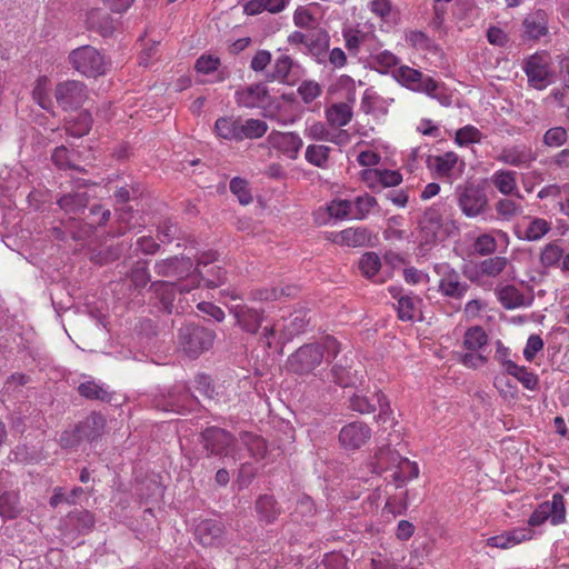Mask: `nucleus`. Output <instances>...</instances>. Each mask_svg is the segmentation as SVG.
Listing matches in <instances>:
<instances>
[{
  "mask_svg": "<svg viewBox=\"0 0 569 569\" xmlns=\"http://www.w3.org/2000/svg\"><path fill=\"white\" fill-rule=\"evenodd\" d=\"M178 345L190 358H198L214 342V330L198 323H186L178 330Z\"/></svg>",
  "mask_w": 569,
  "mask_h": 569,
  "instance_id": "f257e3e1",
  "label": "nucleus"
},
{
  "mask_svg": "<svg viewBox=\"0 0 569 569\" xmlns=\"http://www.w3.org/2000/svg\"><path fill=\"white\" fill-rule=\"evenodd\" d=\"M237 442V438L231 432L216 426L207 427L199 435V443L207 457H233Z\"/></svg>",
  "mask_w": 569,
  "mask_h": 569,
  "instance_id": "f03ea898",
  "label": "nucleus"
},
{
  "mask_svg": "<svg viewBox=\"0 0 569 569\" xmlns=\"http://www.w3.org/2000/svg\"><path fill=\"white\" fill-rule=\"evenodd\" d=\"M325 359V348L312 342L299 347L287 359V369L299 376L311 373Z\"/></svg>",
  "mask_w": 569,
  "mask_h": 569,
  "instance_id": "7ed1b4c3",
  "label": "nucleus"
},
{
  "mask_svg": "<svg viewBox=\"0 0 569 569\" xmlns=\"http://www.w3.org/2000/svg\"><path fill=\"white\" fill-rule=\"evenodd\" d=\"M72 67L86 77L97 78L104 74V57L91 46H82L72 50L69 54Z\"/></svg>",
  "mask_w": 569,
  "mask_h": 569,
  "instance_id": "20e7f679",
  "label": "nucleus"
},
{
  "mask_svg": "<svg viewBox=\"0 0 569 569\" xmlns=\"http://www.w3.org/2000/svg\"><path fill=\"white\" fill-rule=\"evenodd\" d=\"M194 264L191 258L173 256L154 263V272L162 278L171 279V282L191 283Z\"/></svg>",
  "mask_w": 569,
  "mask_h": 569,
  "instance_id": "39448f33",
  "label": "nucleus"
},
{
  "mask_svg": "<svg viewBox=\"0 0 569 569\" xmlns=\"http://www.w3.org/2000/svg\"><path fill=\"white\" fill-rule=\"evenodd\" d=\"M193 286L183 282H171L169 280H157L150 282L149 291L157 300L158 309L167 315H171L174 310V300L177 295L188 293Z\"/></svg>",
  "mask_w": 569,
  "mask_h": 569,
  "instance_id": "423d86ee",
  "label": "nucleus"
},
{
  "mask_svg": "<svg viewBox=\"0 0 569 569\" xmlns=\"http://www.w3.org/2000/svg\"><path fill=\"white\" fill-rule=\"evenodd\" d=\"M54 98L62 110H77L88 99V89L81 81L67 80L56 86Z\"/></svg>",
  "mask_w": 569,
  "mask_h": 569,
  "instance_id": "0eeeda50",
  "label": "nucleus"
},
{
  "mask_svg": "<svg viewBox=\"0 0 569 569\" xmlns=\"http://www.w3.org/2000/svg\"><path fill=\"white\" fill-rule=\"evenodd\" d=\"M457 196L461 211L469 218L481 214L488 206L485 190L473 183L459 186L457 188Z\"/></svg>",
  "mask_w": 569,
  "mask_h": 569,
  "instance_id": "6e6552de",
  "label": "nucleus"
},
{
  "mask_svg": "<svg viewBox=\"0 0 569 569\" xmlns=\"http://www.w3.org/2000/svg\"><path fill=\"white\" fill-rule=\"evenodd\" d=\"M392 74L399 83L415 91L431 93L439 88V83L431 77L423 76L421 71L408 66L399 67Z\"/></svg>",
  "mask_w": 569,
  "mask_h": 569,
  "instance_id": "1a4fd4ad",
  "label": "nucleus"
},
{
  "mask_svg": "<svg viewBox=\"0 0 569 569\" xmlns=\"http://www.w3.org/2000/svg\"><path fill=\"white\" fill-rule=\"evenodd\" d=\"M227 279V272L219 266H210V260L204 258H198L197 266L193 269V277L190 279V286L193 289L199 287L202 281L208 288H218L224 283Z\"/></svg>",
  "mask_w": 569,
  "mask_h": 569,
  "instance_id": "9d476101",
  "label": "nucleus"
},
{
  "mask_svg": "<svg viewBox=\"0 0 569 569\" xmlns=\"http://www.w3.org/2000/svg\"><path fill=\"white\" fill-rule=\"evenodd\" d=\"M371 438L370 427L362 421L346 425L339 433V441L346 449H359Z\"/></svg>",
  "mask_w": 569,
  "mask_h": 569,
  "instance_id": "9b49d317",
  "label": "nucleus"
},
{
  "mask_svg": "<svg viewBox=\"0 0 569 569\" xmlns=\"http://www.w3.org/2000/svg\"><path fill=\"white\" fill-rule=\"evenodd\" d=\"M267 141L273 149L280 151L292 160L297 159L298 153L303 146L302 139L296 132H280L273 130L269 133Z\"/></svg>",
  "mask_w": 569,
  "mask_h": 569,
  "instance_id": "f8f14e48",
  "label": "nucleus"
},
{
  "mask_svg": "<svg viewBox=\"0 0 569 569\" xmlns=\"http://www.w3.org/2000/svg\"><path fill=\"white\" fill-rule=\"evenodd\" d=\"M196 535L204 547L220 546L224 540L226 526L218 519H204L197 526Z\"/></svg>",
  "mask_w": 569,
  "mask_h": 569,
  "instance_id": "ddd939ff",
  "label": "nucleus"
},
{
  "mask_svg": "<svg viewBox=\"0 0 569 569\" xmlns=\"http://www.w3.org/2000/svg\"><path fill=\"white\" fill-rule=\"evenodd\" d=\"M523 71L531 87L537 90H542L547 87L550 72L540 56L533 54L527 59L523 64Z\"/></svg>",
  "mask_w": 569,
  "mask_h": 569,
  "instance_id": "4468645a",
  "label": "nucleus"
},
{
  "mask_svg": "<svg viewBox=\"0 0 569 569\" xmlns=\"http://www.w3.org/2000/svg\"><path fill=\"white\" fill-rule=\"evenodd\" d=\"M333 243L347 247H365L371 242V233L367 228H347L340 232L331 233L328 238Z\"/></svg>",
  "mask_w": 569,
  "mask_h": 569,
  "instance_id": "2eb2a0df",
  "label": "nucleus"
},
{
  "mask_svg": "<svg viewBox=\"0 0 569 569\" xmlns=\"http://www.w3.org/2000/svg\"><path fill=\"white\" fill-rule=\"evenodd\" d=\"M522 38L539 40L548 33V16L543 10H536L527 14L522 21Z\"/></svg>",
  "mask_w": 569,
  "mask_h": 569,
  "instance_id": "dca6fc26",
  "label": "nucleus"
},
{
  "mask_svg": "<svg viewBox=\"0 0 569 569\" xmlns=\"http://www.w3.org/2000/svg\"><path fill=\"white\" fill-rule=\"evenodd\" d=\"M237 325L248 333L256 335L264 319V311L249 308L248 306L236 307L233 310Z\"/></svg>",
  "mask_w": 569,
  "mask_h": 569,
  "instance_id": "f3484780",
  "label": "nucleus"
},
{
  "mask_svg": "<svg viewBox=\"0 0 569 569\" xmlns=\"http://www.w3.org/2000/svg\"><path fill=\"white\" fill-rule=\"evenodd\" d=\"M26 511L21 502L20 492L7 489L0 492V517L3 520H13L21 517Z\"/></svg>",
  "mask_w": 569,
  "mask_h": 569,
  "instance_id": "a211bd4d",
  "label": "nucleus"
},
{
  "mask_svg": "<svg viewBox=\"0 0 569 569\" xmlns=\"http://www.w3.org/2000/svg\"><path fill=\"white\" fill-rule=\"evenodd\" d=\"M234 97L238 106L252 109L263 104L269 98V92L263 83H256L236 91Z\"/></svg>",
  "mask_w": 569,
  "mask_h": 569,
  "instance_id": "6ab92c4d",
  "label": "nucleus"
},
{
  "mask_svg": "<svg viewBox=\"0 0 569 569\" xmlns=\"http://www.w3.org/2000/svg\"><path fill=\"white\" fill-rule=\"evenodd\" d=\"M426 243L436 242L438 232L442 228V213L436 207L427 208L418 221Z\"/></svg>",
  "mask_w": 569,
  "mask_h": 569,
  "instance_id": "aec40b11",
  "label": "nucleus"
},
{
  "mask_svg": "<svg viewBox=\"0 0 569 569\" xmlns=\"http://www.w3.org/2000/svg\"><path fill=\"white\" fill-rule=\"evenodd\" d=\"M106 429V419L98 412H91L83 421L76 425V432L81 436L83 441H96Z\"/></svg>",
  "mask_w": 569,
  "mask_h": 569,
  "instance_id": "412c9836",
  "label": "nucleus"
},
{
  "mask_svg": "<svg viewBox=\"0 0 569 569\" xmlns=\"http://www.w3.org/2000/svg\"><path fill=\"white\" fill-rule=\"evenodd\" d=\"M86 24L88 30L98 32L103 38L110 37L116 29L112 17L98 8L87 12Z\"/></svg>",
  "mask_w": 569,
  "mask_h": 569,
  "instance_id": "4be33fe9",
  "label": "nucleus"
},
{
  "mask_svg": "<svg viewBox=\"0 0 569 569\" xmlns=\"http://www.w3.org/2000/svg\"><path fill=\"white\" fill-rule=\"evenodd\" d=\"M329 43L330 36L325 29H313L310 31L306 49L318 63L323 64L327 62Z\"/></svg>",
  "mask_w": 569,
  "mask_h": 569,
  "instance_id": "5701e85b",
  "label": "nucleus"
},
{
  "mask_svg": "<svg viewBox=\"0 0 569 569\" xmlns=\"http://www.w3.org/2000/svg\"><path fill=\"white\" fill-rule=\"evenodd\" d=\"M90 197L83 189H78L66 193L57 199V204L68 214L84 213L89 204Z\"/></svg>",
  "mask_w": 569,
  "mask_h": 569,
  "instance_id": "b1692460",
  "label": "nucleus"
},
{
  "mask_svg": "<svg viewBox=\"0 0 569 569\" xmlns=\"http://www.w3.org/2000/svg\"><path fill=\"white\" fill-rule=\"evenodd\" d=\"M254 509L260 521L274 522L281 513V507L271 495H260L254 503Z\"/></svg>",
  "mask_w": 569,
  "mask_h": 569,
  "instance_id": "393cba45",
  "label": "nucleus"
},
{
  "mask_svg": "<svg viewBox=\"0 0 569 569\" xmlns=\"http://www.w3.org/2000/svg\"><path fill=\"white\" fill-rule=\"evenodd\" d=\"M309 321L305 309L295 310L288 318H283L281 335L286 340H291L306 331Z\"/></svg>",
  "mask_w": 569,
  "mask_h": 569,
  "instance_id": "a878e982",
  "label": "nucleus"
},
{
  "mask_svg": "<svg viewBox=\"0 0 569 569\" xmlns=\"http://www.w3.org/2000/svg\"><path fill=\"white\" fill-rule=\"evenodd\" d=\"M198 397L192 395L188 389L180 388L177 393L170 392L167 401V411L181 412L182 410L190 411L198 403Z\"/></svg>",
  "mask_w": 569,
  "mask_h": 569,
  "instance_id": "bb28decb",
  "label": "nucleus"
},
{
  "mask_svg": "<svg viewBox=\"0 0 569 569\" xmlns=\"http://www.w3.org/2000/svg\"><path fill=\"white\" fill-rule=\"evenodd\" d=\"M352 117V108L346 102L333 103L326 110V119L331 127H345L351 121Z\"/></svg>",
  "mask_w": 569,
  "mask_h": 569,
  "instance_id": "cd10ccee",
  "label": "nucleus"
},
{
  "mask_svg": "<svg viewBox=\"0 0 569 569\" xmlns=\"http://www.w3.org/2000/svg\"><path fill=\"white\" fill-rule=\"evenodd\" d=\"M217 134L226 140L241 141L240 118L221 117L214 123Z\"/></svg>",
  "mask_w": 569,
  "mask_h": 569,
  "instance_id": "c85d7f7f",
  "label": "nucleus"
},
{
  "mask_svg": "<svg viewBox=\"0 0 569 569\" xmlns=\"http://www.w3.org/2000/svg\"><path fill=\"white\" fill-rule=\"evenodd\" d=\"M69 523L81 535L89 533L96 523L92 512L87 509H74L67 516Z\"/></svg>",
  "mask_w": 569,
  "mask_h": 569,
  "instance_id": "c756f323",
  "label": "nucleus"
},
{
  "mask_svg": "<svg viewBox=\"0 0 569 569\" xmlns=\"http://www.w3.org/2000/svg\"><path fill=\"white\" fill-rule=\"evenodd\" d=\"M506 372L515 377L526 389L536 390L539 386V378L536 373L513 361L506 362Z\"/></svg>",
  "mask_w": 569,
  "mask_h": 569,
  "instance_id": "7c9ffc66",
  "label": "nucleus"
},
{
  "mask_svg": "<svg viewBox=\"0 0 569 569\" xmlns=\"http://www.w3.org/2000/svg\"><path fill=\"white\" fill-rule=\"evenodd\" d=\"M79 395L88 400H99L102 402H111L113 392L108 391L94 380L81 382L77 388Z\"/></svg>",
  "mask_w": 569,
  "mask_h": 569,
  "instance_id": "2f4dec72",
  "label": "nucleus"
},
{
  "mask_svg": "<svg viewBox=\"0 0 569 569\" xmlns=\"http://www.w3.org/2000/svg\"><path fill=\"white\" fill-rule=\"evenodd\" d=\"M92 127V117L88 111H81L66 124V131L76 138H81L89 133Z\"/></svg>",
  "mask_w": 569,
  "mask_h": 569,
  "instance_id": "473e14b6",
  "label": "nucleus"
},
{
  "mask_svg": "<svg viewBox=\"0 0 569 569\" xmlns=\"http://www.w3.org/2000/svg\"><path fill=\"white\" fill-rule=\"evenodd\" d=\"M492 183L502 194H516L518 198H522L518 191L515 192L517 190V181L516 172L513 171H497L492 176Z\"/></svg>",
  "mask_w": 569,
  "mask_h": 569,
  "instance_id": "72a5a7b5",
  "label": "nucleus"
},
{
  "mask_svg": "<svg viewBox=\"0 0 569 569\" xmlns=\"http://www.w3.org/2000/svg\"><path fill=\"white\" fill-rule=\"evenodd\" d=\"M331 375L333 381L342 388L352 387L358 381H360V378L357 375V370L352 371L349 366L342 365L340 362H337L332 366Z\"/></svg>",
  "mask_w": 569,
  "mask_h": 569,
  "instance_id": "f704fd0d",
  "label": "nucleus"
},
{
  "mask_svg": "<svg viewBox=\"0 0 569 569\" xmlns=\"http://www.w3.org/2000/svg\"><path fill=\"white\" fill-rule=\"evenodd\" d=\"M331 148L325 144H309L305 152L306 160L317 167L325 169L328 167Z\"/></svg>",
  "mask_w": 569,
  "mask_h": 569,
  "instance_id": "c9c22d12",
  "label": "nucleus"
},
{
  "mask_svg": "<svg viewBox=\"0 0 569 569\" xmlns=\"http://www.w3.org/2000/svg\"><path fill=\"white\" fill-rule=\"evenodd\" d=\"M543 508L548 511L550 522L560 525L566 520V507L563 496L559 492L552 495L551 501L542 502Z\"/></svg>",
  "mask_w": 569,
  "mask_h": 569,
  "instance_id": "e433bc0d",
  "label": "nucleus"
},
{
  "mask_svg": "<svg viewBox=\"0 0 569 569\" xmlns=\"http://www.w3.org/2000/svg\"><path fill=\"white\" fill-rule=\"evenodd\" d=\"M296 62L289 56H281L276 60L272 72L267 74L269 81L279 80L283 83H290V71Z\"/></svg>",
  "mask_w": 569,
  "mask_h": 569,
  "instance_id": "4c0bfd02",
  "label": "nucleus"
},
{
  "mask_svg": "<svg viewBox=\"0 0 569 569\" xmlns=\"http://www.w3.org/2000/svg\"><path fill=\"white\" fill-rule=\"evenodd\" d=\"M498 299L509 310L525 306V296L512 284L502 287L498 291Z\"/></svg>",
  "mask_w": 569,
  "mask_h": 569,
  "instance_id": "58836bf2",
  "label": "nucleus"
},
{
  "mask_svg": "<svg viewBox=\"0 0 569 569\" xmlns=\"http://www.w3.org/2000/svg\"><path fill=\"white\" fill-rule=\"evenodd\" d=\"M268 130L267 122L259 119H247L242 121L240 118V134L241 141L244 139H258L264 136Z\"/></svg>",
  "mask_w": 569,
  "mask_h": 569,
  "instance_id": "ea45409f",
  "label": "nucleus"
},
{
  "mask_svg": "<svg viewBox=\"0 0 569 569\" xmlns=\"http://www.w3.org/2000/svg\"><path fill=\"white\" fill-rule=\"evenodd\" d=\"M62 224L68 231V237L74 241L86 240L93 234L92 224H86L84 221L76 218H69L62 221Z\"/></svg>",
  "mask_w": 569,
  "mask_h": 569,
  "instance_id": "a19ab883",
  "label": "nucleus"
},
{
  "mask_svg": "<svg viewBox=\"0 0 569 569\" xmlns=\"http://www.w3.org/2000/svg\"><path fill=\"white\" fill-rule=\"evenodd\" d=\"M132 286L134 289L140 290L144 288L151 280L149 270H148V261L139 260L134 262L129 274H128Z\"/></svg>",
  "mask_w": 569,
  "mask_h": 569,
  "instance_id": "79ce46f5",
  "label": "nucleus"
},
{
  "mask_svg": "<svg viewBox=\"0 0 569 569\" xmlns=\"http://www.w3.org/2000/svg\"><path fill=\"white\" fill-rule=\"evenodd\" d=\"M488 342L486 331L480 326H473L467 329L465 333L463 345L471 351H477Z\"/></svg>",
  "mask_w": 569,
  "mask_h": 569,
  "instance_id": "37998d69",
  "label": "nucleus"
},
{
  "mask_svg": "<svg viewBox=\"0 0 569 569\" xmlns=\"http://www.w3.org/2000/svg\"><path fill=\"white\" fill-rule=\"evenodd\" d=\"M381 268V261L378 253L373 251L365 252L359 260V269L363 277L372 279Z\"/></svg>",
  "mask_w": 569,
  "mask_h": 569,
  "instance_id": "c03bdc74",
  "label": "nucleus"
},
{
  "mask_svg": "<svg viewBox=\"0 0 569 569\" xmlns=\"http://www.w3.org/2000/svg\"><path fill=\"white\" fill-rule=\"evenodd\" d=\"M349 408L361 415L375 412L377 410L375 393L372 397L355 393L349 399Z\"/></svg>",
  "mask_w": 569,
  "mask_h": 569,
  "instance_id": "a18cd8bd",
  "label": "nucleus"
},
{
  "mask_svg": "<svg viewBox=\"0 0 569 569\" xmlns=\"http://www.w3.org/2000/svg\"><path fill=\"white\" fill-rule=\"evenodd\" d=\"M111 216L110 210L104 209L101 204L96 203L89 208V213L86 216V224H92V233L97 227L106 226Z\"/></svg>",
  "mask_w": 569,
  "mask_h": 569,
  "instance_id": "49530a36",
  "label": "nucleus"
},
{
  "mask_svg": "<svg viewBox=\"0 0 569 569\" xmlns=\"http://www.w3.org/2000/svg\"><path fill=\"white\" fill-rule=\"evenodd\" d=\"M121 253H122V249L119 244L109 246V247L98 250L97 252H93L90 260L93 263L103 266V264H107V263L118 260L120 258Z\"/></svg>",
  "mask_w": 569,
  "mask_h": 569,
  "instance_id": "de8ad7c7",
  "label": "nucleus"
},
{
  "mask_svg": "<svg viewBox=\"0 0 569 569\" xmlns=\"http://www.w3.org/2000/svg\"><path fill=\"white\" fill-rule=\"evenodd\" d=\"M181 230L170 219L159 223L157 229V238L161 243H171L174 239L180 238Z\"/></svg>",
  "mask_w": 569,
  "mask_h": 569,
  "instance_id": "09e8293b",
  "label": "nucleus"
},
{
  "mask_svg": "<svg viewBox=\"0 0 569 569\" xmlns=\"http://www.w3.org/2000/svg\"><path fill=\"white\" fill-rule=\"evenodd\" d=\"M378 204L375 197L370 194L359 196L352 202L353 218L362 220L365 219L370 210Z\"/></svg>",
  "mask_w": 569,
  "mask_h": 569,
  "instance_id": "8fccbe9b",
  "label": "nucleus"
},
{
  "mask_svg": "<svg viewBox=\"0 0 569 569\" xmlns=\"http://www.w3.org/2000/svg\"><path fill=\"white\" fill-rule=\"evenodd\" d=\"M482 133L476 127L468 124L457 130L455 141L459 146L480 142Z\"/></svg>",
  "mask_w": 569,
  "mask_h": 569,
  "instance_id": "3c124183",
  "label": "nucleus"
},
{
  "mask_svg": "<svg viewBox=\"0 0 569 569\" xmlns=\"http://www.w3.org/2000/svg\"><path fill=\"white\" fill-rule=\"evenodd\" d=\"M507 266L505 257H491L480 262L479 269L481 274L496 277L503 271Z\"/></svg>",
  "mask_w": 569,
  "mask_h": 569,
  "instance_id": "603ef678",
  "label": "nucleus"
},
{
  "mask_svg": "<svg viewBox=\"0 0 569 569\" xmlns=\"http://www.w3.org/2000/svg\"><path fill=\"white\" fill-rule=\"evenodd\" d=\"M469 289V284L461 281H439V290L446 297L453 299H461L467 290Z\"/></svg>",
  "mask_w": 569,
  "mask_h": 569,
  "instance_id": "864d4df0",
  "label": "nucleus"
},
{
  "mask_svg": "<svg viewBox=\"0 0 569 569\" xmlns=\"http://www.w3.org/2000/svg\"><path fill=\"white\" fill-rule=\"evenodd\" d=\"M298 93L306 104L315 101L322 93L321 86L313 80H305L298 87Z\"/></svg>",
  "mask_w": 569,
  "mask_h": 569,
  "instance_id": "5fc2aeb1",
  "label": "nucleus"
},
{
  "mask_svg": "<svg viewBox=\"0 0 569 569\" xmlns=\"http://www.w3.org/2000/svg\"><path fill=\"white\" fill-rule=\"evenodd\" d=\"M550 230L549 223L545 219L535 218L525 232V239L528 241H537L547 234Z\"/></svg>",
  "mask_w": 569,
  "mask_h": 569,
  "instance_id": "6e6d98bb",
  "label": "nucleus"
},
{
  "mask_svg": "<svg viewBox=\"0 0 569 569\" xmlns=\"http://www.w3.org/2000/svg\"><path fill=\"white\" fill-rule=\"evenodd\" d=\"M435 169L440 176H448L458 161V156L452 152H446L442 156L435 157Z\"/></svg>",
  "mask_w": 569,
  "mask_h": 569,
  "instance_id": "4d7b16f0",
  "label": "nucleus"
},
{
  "mask_svg": "<svg viewBox=\"0 0 569 569\" xmlns=\"http://www.w3.org/2000/svg\"><path fill=\"white\" fill-rule=\"evenodd\" d=\"M230 190L234 196H237L241 204H249L252 201V196L244 179L239 177L231 179Z\"/></svg>",
  "mask_w": 569,
  "mask_h": 569,
  "instance_id": "13d9d810",
  "label": "nucleus"
},
{
  "mask_svg": "<svg viewBox=\"0 0 569 569\" xmlns=\"http://www.w3.org/2000/svg\"><path fill=\"white\" fill-rule=\"evenodd\" d=\"M563 257V250L556 243H548L541 254L540 262L543 267H551L557 264Z\"/></svg>",
  "mask_w": 569,
  "mask_h": 569,
  "instance_id": "bf43d9fd",
  "label": "nucleus"
},
{
  "mask_svg": "<svg viewBox=\"0 0 569 569\" xmlns=\"http://www.w3.org/2000/svg\"><path fill=\"white\" fill-rule=\"evenodd\" d=\"M328 213L336 219H343L353 214L352 202L349 200H333L328 206Z\"/></svg>",
  "mask_w": 569,
  "mask_h": 569,
  "instance_id": "052dcab7",
  "label": "nucleus"
},
{
  "mask_svg": "<svg viewBox=\"0 0 569 569\" xmlns=\"http://www.w3.org/2000/svg\"><path fill=\"white\" fill-rule=\"evenodd\" d=\"M499 160L510 166H520L530 160V154L529 152L517 149H505Z\"/></svg>",
  "mask_w": 569,
  "mask_h": 569,
  "instance_id": "680f3d73",
  "label": "nucleus"
},
{
  "mask_svg": "<svg viewBox=\"0 0 569 569\" xmlns=\"http://www.w3.org/2000/svg\"><path fill=\"white\" fill-rule=\"evenodd\" d=\"M220 64L221 61L218 57L202 54L197 59L194 69L197 72L210 74L217 71Z\"/></svg>",
  "mask_w": 569,
  "mask_h": 569,
  "instance_id": "e2e57ef3",
  "label": "nucleus"
},
{
  "mask_svg": "<svg viewBox=\"0 0 569 569\" xmlns=\"http://www.w3.org/2000/svg\"><path fill=\"white\" fill-rule=\"evenodd\" d=\"M375 398H376L377 408H379V415L377 416V421L386 423L392 415V409L390 407L389 399L380 390L375 392Z\"/></svg>",
  "mask_w": 569,
  "mask_h": 569,
  "instance_id": "0e129e2a",
  "label": "nucleus"
},
{
  "mask_svg": "<svg viewBox=\"0 0 569 569\" xmlns=\"http://www.w3.org/2000/svg\"><path fill=\"white\" fill-rule=\"evenodd\" d=\"M567 141V131L562 127H553L546 131L543 142L548 147H560Z\"/></svg>",
  "mask_w": 569,
  "mask_h": 569,
  "instance_id": "69168bd1",
  "label": "nucleus"
},
{
  "mask_svg": "<svg viewBox=\"0 0 569 569\" xmlns=\"http://www.w3.org/2000/svg\"><path fill=\"white\" fill-rule=\"evenodd\" d=\"M372 63L380 72L386 73L389 68L398 64V58L390 51H382L372 57Z\"/></svg>",
  "mask_w": 569,
  "mask_h": 569,
  "instance_id": "338daca9",
  "label": "nucleus"
},
{
  "mask_svg": "<svg viewBox=\"0 0 569 569\" xmlns=\"http://www.w3.org/2000/svg\"><path fill=\"white\" fill-rule=\"evenodd\" d=\"M497 212L506 219H510L511 217L521 212V207L510 199H500L496 203Z\"/></svg>",
  "mask_w": 569,
  "mask_h": 569,
  "instance_id": "774afa93",
  "label": "nucleus"
}]
</instances>
